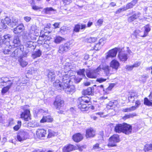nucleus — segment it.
<instances>
[{"label":"nucleus","mask_w":152,"mask_h":152,"mask_svg":"<svg viewBox=\"0 0 152 152\" xmlns=\"http://www.w3.org/2000/svg\"><path fill=\"white\" fill-rule=\"evenodd\" d=\"M91 98L88 97H82L79 99L78 102V107L82 111L87 110L89 109H94V106H91Z\"/></svg>","instance_id":"f257e3e1"},{"label":"nucleus","mask_w":152,"mask_h":152,"mask_svg":"<svg viewBox=\"0 0 152 152\" xmlns=\"http://www.w3.org/2000/svg\"><path fill=\"white\" fill-rule=\"evenodd\" d=\"M62 79V83H59V80H57L55 83H54V85H55L58 89L64 90L66 88L70 85L69 84L70 80L69 79V77H67L66 76H64Z\"/></svg>","instance_id":"f03ea898"},{"label":"nucleus","mask_w":152,"mask_h":152,"mask_svg":"<svg viewBox=\"0 0 152 152\" xmlns=\"http://www.w3.org/2000/svg\"><path fill=\"white\" fill-rule=\"evenodd\" d=\"M18 20L15 18H13L11 20L8 17H6L4 20H2L1 23V27L3 29H5L7 27L6 24L12 27L18 23Z\"/></svg>","instance_id":"7ed1b4c3"},{"label":"nucleus","mask_w":152,"mask_h":152,"mask_svg":"<svg viewBox=\"0 0 152 152\" xmlns=\"http://www.w3.org/2000/svg\"><path fill=\"white\" fill-rule=\"evenodd\" d=\"M75 44L74 41L71 40L64 44L61 45L59 46L58 52L61 54H63L69 50L70 48L74 46Z\"/></svg>","instance_id":"20e7f679"},{"label":"nucleus","mask_w":152,"mask_h":152,"mask_svg":"<svg viewBox=\"0 0 152 152\" xmlns=\"http://www.w3.org/2000/svg\"><path fill=\"white\" fill-rule=\"evenodd\" d=\"M29 106L28 105L24 106L23 108L24 111L21 115V117L25 121H28L31 119L30 111L28 108Z\"/></svg>","instance_id":"39448f33"},{"label":"nucleus","mask_w":152,"mask_h":152,"mask_svg":"<svg viewBox=\"0 0 152 152\" xmlns=\"http://www.w3.org/2000/svg\"><path fill=\"white\" fill-rule=\"evenodd\" d=\"M120 141L119 136L118 135H114L109 139L108 146L113 147L116 145V143Z\"/></svg>","instance_id":"423d86ee"},{"label":"nucleus","mask_w":152,"mask_h":152,"mask_svg":"<svg viewBox=\"0 0 152 152\" xmlns=\"http://www.w3.org/2000/svg\"><path fill=\"white\" fill-rule=\"evenodd\" d=\"M54 107L57 109H59L64 104V101L61 99L59 96L56 97V100L54 102Z\"/></svg>","instance_id":"0eeeda50"},{"label":"nucleus","mask_w":152,"mask_h":152,"mask_svg":"<svg viewBox=\"0 0 152 152\" xmlns=\"http://www.w3.org/2000/svg\"><path fill=\"white\" fill-rule=\"evenodd\" d=\"M28 136V133L25 132H20L17 135V138L20 142H21L26 140Z\"/></svg>","instance_id":"6e6552de"},{"label":"nucleus","mask_w":152,"mask_h":152,"mask_svg":"<svg viewBox=\"0 0 152 152\" xmlns=\"http://www.w3.org/2000/svg\"><path fill=\"white\" fill-rule=\"evenodd\" d=\"M77 149V147L73 145L69 144L65 146L62 149L63 152H70L73 150Z\"/></svg>","instance_id":"1a4fd4ad"},{"label":"nucleus","mask_w":152,"mask_h":152,"mask_svg":"<svg viewBox=\"0 0 152 152\" xmlns=\"http://www.w3.org/2000/svg\"><path fill=\"white\" fill-rule=\"evenodd\" d=\"M132 127L131 125L126 123H124L123 133L126 134H129L132 132Z\"/></svg>","instance_id":"9d476101"},{"label":"nucleus","mask_w":152,"mask_h":152,"mask_svg":"<svg viewBox=\"0 0 152 152\" xmlns=\"http://www.w3.org/2000/svg\"><path fill=\"white\" fill-rule=\"evenodd\" d=\"M117 52V48H115L109 50L107 53L106 58L108 59L110 58L114 57L116 56Z\"/></svg>","instance_id":"9b49d317"},{"label":"nucleus","mask_w":152,"mask_h":152,"mask_svg":"<svg viewBox=\"0 0 152 152\" xmlns=\"http://www.w3.org/2000/svg\"><path fill=\"white\" fill-rule=\"evenodd\" d=\"M43 47L44 48L49 50L51 49L54 48L55 47V45L53 42L50 43L49 41H45L43 45Z\"/></svg>","instance_id":"f8f14e48"},{"label":"nucleus","mask_w":152,"mask_h":152,"mask_svg":"<svg viewBox=\"0 0 152 152\" xmlns=\"http://www.w3.org/2000/svg\"><path fill=\"white\" fill-rule=\"evenodd\" d=\"M86 74L88 77L91 78H96L98 75L94 70H87L86 71Z\"/></svg>","instance_id":"ddd939ff"},{"label":"nucleus","mask_w":152,"mask_h":152,"mask_svg":"<svg viewBox=\"0 0 152 152\" xmlns=\"http://www.w3.org/2000/svg\"><path fill=\"white\" fill-rule=\"evenodd\" d=\"M95 133V131L93 129L90 128L86 130V136L87 138L92 137L94 136Z\"/></svg>","instance_id":"4468645a"},{"label":"nucleus","mask_w":152,"mask_h":152,"mask_svg":"<svg viewBox=\"0 0 152 152\" xmlns=\"http://www.w3.org/2000/svg\"><path fill=\"white\" fill-rule=\"evenodd\" d=\"M83 138L82 134L80 133H77L74 134L72 136L73 140L76 142H79L82 140Z\"/></svg>","instance_id":"2eb2a0df"},{"label":"nucleus","mask_w":152,"mask_h":152,"mask_svg":"<svg viewBox=\"0 0 152 152\" xmlns=\"http://www.w3.org/2000/svg\"><path fill=\"white\" fill-rule=\"evenodd\" d=\"M24 27L23 24H20L13 29V32L17 34L20 33L24 30Z\"/></svg>","instance_id":"dca6fc26"},{"label":"nucleus","mask_w":152,"mask_h":152,"mask_svg":"<svg viewBox=\"0 0 152 152\" xmlns=\"http://www.w3.org/2000/svg\"><path fill=\"white\" fill-rule=\"evenodd\" d=\"M37 136L39 138L45 137L46 135V130L43 129H38L36 132Z\"/></svg>","instance_id":"f3484780"},{"label":"nucleus","mask_w":152,"mask_h":152,"mask_svg":"<svg viewBox=\"0 0 152 152\" xmlns=\"http://www.w3.org/2000/svg\"><path fill=\"white\" fill-rule=\"evenodd\" d=\"M149 97L150 100L146 97L144 98V104L148 106L152 107V93L150 94Z\"/></svg>","instance_id":"a211bd4d"},{"label":"nucleus","mask_w":152,"mask_h":152,"mask_svg":"<svg viewBox=\"0 0 152 152\" xmlns=\"http://www.w3.org/2000/svg\"><path fill=\"white\" fill-rule=\"evenodd\" d=\"M120 64L119 62L115 60H113L110 63V67L117 71Z\"/></svg>","instance_id":"6ab92c4d"},{"label":"nucleus","mask_w":152,"mask_h":152,"mask_svg":"<svg viewBox=\"0 0 152 152\" xmlns=\"http://www.w3.org/2000/svg\"><path fill=\"white\" fill-rule=\"evenodd\" d=\"M86 26V24H77L75 26L74 28V31L78 32H79L80 29H85Z\"/></svg>","instance_id":"aec40b11"},{"label":"nucleus","mask_w":152,"mask_h":152,"mask_svg":"<svg viewBox=\"0 0 152 152\" xmlns=\"http://www.w3.org/2000/svg\"><path fill=\"white\" fill-rule=\"evenodd\" d=\"M103 70L106 76H109L113 73L111 71L110 67L108 65H104Z\"/></svg>","instance_id":"412c9836"},{"label":"nucleus","mask_w":152,"mask_h":152,"mask_svg":"<svg viewBox=\"0 0 152 152\" xmlns=\"http://www.w3.org/2000/svg\"><path fill=\"white\" fill-rule=\"evenodd\" d=\"M124 128V124H117L115 126L114 130L115 132L117 133H120L121 132H123Z\"/></svg>","instance_id":"4be33fe9"},{"label":"nucleus","mask_w":152,"mask_h":152,"mask_svg":"<svg viewBox=\"0 0 152 152\" xmlns=\"http://www.w3.org/2000/svg\"><path fill=\"white\" fill-rule=\"evenodd\" d=\"M54 42L56 44H59L65 40V39L60 36H56L54 37Z\"/></svg>","instance_id":"5701e85b"},{"label":"nucleus","mask_w":152,"mask_h":152,"mask_svg":"<svg viewBox=\"0 0 152 152\" xmlns=\"http://www.w3.org/2000/svg\"><path fill=\"white\" fill-rule=\"evenodd\" d=\"M119 59L122 61H126L128 59L127 54L124 53H120L118 55Z\"/></svg>","instance_id":"b1692460"},{"label":"nucleus","mask_w":152,"mask_h":152,"mask_svg":"<svg viewBox=\"0 0 152 152\" xmlns=\"http://www.w3.org/2000/svg\"><path fill=\"white\" fill-rule=\"evenodd\" d=\"M53 120V118L50 115L46 116H44L40 120L41 123H44L45 122H50Z\"/></svg>","instance_id":"393cba45"},{"label":"nucleus","mask_w":152,"mask_h":152,"mask_svg":"<svg viewBox=\"0 0 152 152\" xmlns=\"http://www.w3.org/2000/svg\"><path fill=\"white\" fill-rule=\"evenodd\" d=\"M9 81H11L9 80L7 77H3L0 79V83L2 86H6L7 84L9 83Z\"/></svg>","instance_id":"a878e982"},{"label":"nucleus","mask_w":152,"mask_h":152,"mask_svg":"<svg viewBox=\"0 0 152 152\" xmlns=\"http://www.w3.org/2000/svg\"><path fill=\"white\" fill-rule=\"evenodd\" d=\"M12 84V83L11 81H9V83L7 84V86L2 88L1 91L2 94H4L6 93L9 90Z\"/></svg>","instance_id":"bb28decb"},{"label":"nucleus","mask_w":152,"mask_h":152,"mask_svg":"<svg viewBox=\"0 0 152 152\" xmlns=\"http://www.w3.org/2000/svg\"><path fill=\"white\" fill-rule=\"evenodd\" d=\"M140 13L139 12L137 13L133 14L132 16L128 18V21L129 22L133 21L137 19L140 16Z\"/></svg>","instance_id":"cd10ccee"},{"label":"nucleus","mask_w":152,"mask_h":152,"mask_svg":"<svg viewBox=\"0 0 152 152\" xmlns=\"http://www.w3.org/2000/svg\"><path fill=\"white\" fill-rule=\"evenodd\" d=\"M13 43L14 44V46L16 47L20 46L21 44L20 41L18 36H15L14 37Z\"/></svg>","instance_id":"c85d7f7f"},{"label":"nucleus","mask_w":152,"mask_h":152,"mask_svg":"<svg viewBox=\"0 0 152 152\" xmlns=\"http://www.w3.org/2000/svg\"><path fill=\"white\" fill-rule=\"evenodd\" d=\"M75 88L73 85H70L64 90L67 94H69L71 92L75 91Z\"/></svg>","instance_id":"c756f323"},{"label":"nucleus","mask_w":152,"mask_h":152,"mask_svg":"<svg viewBox=\"0 0 152 152\" xmlns=\"http://www.w3.org/2000/svg\"><path fill=\"white\" fill-rule=\"evenodd\" d=\"M137 0H133L130 3H129L127 4L126 7H125V9H126V10L132 8L137 3Z\"/></svg>","instance_id":"7c9ffc66"},{"label":"nucleus","mask_w":152,"mask_h":152,"mask_svg":"<svg viewBox=\"0 0 152 152\" xmlns=\"http://www.w3.org/2000/svg\"><path fill=\"white\" fill-rule=\"evenodd\" d=\"M93 88L89 87L87 89L84 90L83 91V94L85 95L92 94Z\"/></svg>","instance_id":"2f4dec72"},{"label":"nucleus","mask_w":152,"mask_h":152,"mask_svg":"<svg viewBox=\"0 0 152 152\" xmlns=\"http://www.w3.org/2000/svg\"><path fill=\"white\" fill-rule=\"evenodd\" d=\"M42 54V52L40 50H38L37 51H35L32 54V57L35 59L37 57H40Z\"/></svg>","instance_id":"473e14b6"},{"label":"nucleus","mask_w":152,"mask_h":152,"mask_svg":"<svg viewBox=\"0 0 152 152\" xmlns=\"http://www.w3.org/2000/svg\"><path fill=\"white\" fill-rule=\"evenodd\" d=\"M55 75L54 72L52 71H50L48 75V77L50 81H54L55 79Z\"/></svg>","instance_id":"72a5a7b5"},{"label":"nucleus","mask_w":152,"mask_h":152,"mask_svg":"<svg viewBox=\"0 0 152 152\" xmlns=\"http://www.w3.org/2000/svg\"><path fill=\"white\" fill-rule=\"evenodd\" d=\"M18 61L20 64V65L22 67H24L26 66L28 64V62L21 57H19Z\"/></svg>","instance_id":"f704fd0d"},{"label":"nucleus","mask_w":152,"mask_h":152,"mask_svg":"<svg viewBox=\"0 0 152 152\" xmlns=\"http://www.w3.org/2000/svg\"><path fill=\"white\" fill-rule=\"evenodd\" d=\"M21 52V51L20 49L17 48L13 52L12 55V56H13L15 57H18L19 55L20 54Z\"/></svg>","instance_id":"c9c22d12"},{"label":"nucleus","mask_w":152,"mask_h":152,"mask_svg":"<svg viewBox=\"0 0 152 152\" xmlns=\"http://www.w3.org/2000/svg\"><path fill=\"white\" fill-rule=\"evenodd\" d=\"M136 109V107L135 106H132L130 107L123 109L122 110L124 112H128L132 111L135 110Z\"/></svg>","instance_id":"e433bc0d"},{"label":"nucleus","mask_w":152,"mask_h":152,"mask_svg":"<svg viewBox=\"0 0 152 152\" xmlns=\"http://www.w3.org/2000/svg\"><path fill=\"white\" fill-rule=\"evenodd\" d=\"M97 38L96 37H90L89 38L85 39V40L86 42L89 43H93L96 42L97 40Z\"/></svg>","instance_id":"4c0bfd02"},{"label":"nucleus","mask_w":152,"mask_h":152,"mask_svg":"<svg viewBox=\"0 0 152 152\" xmlns=\"http://www.w3.org/2000/svg\"><path fill=\"white\" fill-rule=\"evenodd\" d=\"M115 106L114 104V102L113 101H110L107 105V107L108 109H112Z\"/></svg>","instance_id":"58836bf2"},{"label":"nucleus","mask_w":152,"mask_h":152,"mask_svg":"<svg viewBox=\"0 0 152 152\" xmlns=\"http://www.w3.org/2000/svg\"><path fill=\"white\" fill-rule=\"evenodd\" d=\"M104 65V64H100L96 69L94 70V71H95V72H96L97 75L99 74V72L102 69L103 70Z\"/></svg>","instance_id":"ea45409f"},{"label":"nucleus","mask_w":152,"mask_h":152,"mask_svg":"<svg viewBox=\"0 0 152 152\" xmlns=\"http://www.w3.org/2000/svg\"><path fill=\"white\" fill-rule=\"evenodd\" d=\"M2 39H3V42H4V41H9L10 40V39L11 38V36L9 34H7L6 35H4V36L2 37Z\"/></svg>","instance_id":"a19ab883"},{"label":"nucleus","mask_w":152,"mask_h":152,"mask_svg":"<svg viewBox=\"0 0 152 152\" xmlns=\"http://www.w3.org/2000/svg\"><path fill=\"white\" fill-rule=\"evenodd\" d=\"M145 36H147L148 33L151 30V28L148 25H146L145 27Z\"/></svg>","instance_id":"79ce46f5"},{"label":"nucleus","mask_w":152,"mask_h":152,"mask_svg":"<svg viewBox=\"0 0 152 152\" xmlns=\"http://www.w3.org/2000/svg\"><path fill=\"white\" fill-rule=\"evenodd\" d=\"M103 21V20L102 19H100L95 23V25L96 26L100 27L102 25Z\"/></svg>","instance_id":"37998d69"},{"label":"nucleus","mask_w":152,"mask_h":152,"mask_svg":"<svg viewBox=\"0 0 152 152\" xmlns=\"http://www.w3.org/2000/svg\"><path fill=\"white\" fill-rule=\"evenodd\" d=\"M144 149L145 151L152 150V144H146L145 146Z\"/></svg>","instance_id":"c03bdc74"},{"label":"nucleus","mask_w":152,"mask_h":152,"mask_svg":"<svg viewBox=\"0 0 152 152\" xmlns=\"http://www.w3.org/2000/svg\"><path fill=\"white\" fill-rule=\"evenodd\" d=\"M137 97V95H135L134 94H132L129 97V100L130 102L133 101L134 100V98Z\"/></svg>","instance_id":"a18cd8bd"},{"label":"nucleus","mask_w":152,"mask_h":152,"mask_svg":"<svg viewBox=\"0 0 152 152\" xmlns=\"http://www.w3.org/2000/svg\"><path fill=\"white\" fill-rule=\"evenodd\" d=\"M29 51L26 50L25 52H23V54L22 55L20 56L19 57H21L22 59H25L27 57V54L28 53Z\"/></svg>","instance_id":"49530a36"},{"label":"nucleus","mask_w":152,"mask_h":152,"mask_svg":"<svg viewBox=\"0 0 152 152\" xmlns=\"http://www.w3.org/2000/svg\"><path fill=\"white\" fill-rule=\"evenodd\" d=\"M44 10L45 11V12L47 14L49 13L52 11H54L55 10L53 8L51 7H47L45 8Z\"/></svg>","instance_id":"de8ad7c7"},{"label":"nucleus","mask_w":152,"mask_h":152,"mask_svg":"<svg viewBox=\"0 0 152 152\" xmlns=\"http://www.w3.org/2000/svg\"><path fill=\"white\" fill-rule=\"evenodd\" d=\"M21 122L20 121L18 122V124L15 126L14 127V129L16 131L18 130L21 126Z\"/></svg>","instance_id":"09e8293b"},{"label":"nucleus","mask_w":152,"mask_h":152,"mask_svg":"<svg viewBox=\"0 0 152 152\" xmlns=\"http://www.w3.org/2000/svg\"><path fill=\"white\" fill-rule=\"evenodd\" d=\"M85 69H80L77 72V73L78 75H82L83 77H85Z\"/></svg>","instance_id":"8fccbe9b"},{"label":"nucleus","mask_w":152,"mask_h":152,"mask_svg":"<svg viewBox=\"0 0 152 152\" xmlns=\"http://www.w3.org/2000/svg\"><path fill=\"white\" fill-rule=\"evenodd\" d=\"M33 42L32 41H29L26 43L25 45L26 46L27 48V49L28 50V48H31L33 47L32 45Z\"/></svg>","instance_id":"3c124183"},{"label":"nucleus","mask_w":152,"mask_h":152,"mask_svg":"<svg viewBox=\"0 0 152 152\" xmlns=\"http://www.w3.org/2000/svg\"><path fill=\"white\" fill-rule=\"evenodd\" d=\"M11 52V50L9 47H6L3 50V53L4 54H9Z\"/></svg>","instance_id":"603ef678"},{"label":"nucleus","mask_w":152,"mask_h":152,"mask_svg":"<svg viewBox=\"0 0 152 152\" xmlns=\"http://www.w3.org/2000/svg\"><path fill=\"white\" fill-rule=\"evenodd\" d=\"M72 1V0H63V4L65 6L69 4Z\"/></svg>","instance_id":"864d4df0"},{"label":"nucleus","mask_w":152,"mask_h":152,"mask_svg":"<svg viewBox=\"0 0 152 152\" xmlns=\"http://www.w3.org/2000/svg\"><path fill=\"white\" fill-rule=\"evenodd\" d=\"M107 80V78H104L101 77L97 79L96 80V81L98 82L99 83H102L105 81Z\"/></svg>","instance_id":"5fc2aeb1"},{"label":"nucleus","mask_w":152,"mask_h":152,"mask_svg":"<svg viewBox=\"0 0 152 152\" xmlns=\"http://www.w3.org/2000/svg\"><path fill=\"white\" fill-rule=\"evenodd\" d=\"M55 132L51 130H49L48 131V137H50L52 136H53L55 135Z\"/></svg>","instance_id":"6e6d98bb"},{"label":"nucleus","mask_w":152,"mask_h":152,"mask_svg":"<svg viewBox=\"0 0 152 152\" xmlns=\"http://www.w3.org/2000/svg\"><path fill=\"white\" fill-rule=\"evenodd\" d=\"M134 115H133L132 114L126 115H125L123 119H127L131 117H132Z\"/></svg>","instance_id":"4d7b16f0"},{"label":"nucleus","mask_w":152,"mask_h":152,"mask_svg":"<svg viewBox=\"0 0 152 152\" xmlns=\"http://www.w3.org/2000/svg\"><path fill=\"white\" fill-rule=\"evenodd\" d=\"M115 84L114 83L111 84L108 86V87L106 89V91H110L112 88L115 86Z\"/></svg>","instance_id":"13d9d810"},{"label":"nucleus","mask_w":152,"mask_h":152,"mask_svg":"<svg viewBox=\"0 0 152 152\" xmlns=\"http://www.w3.org/2000/svg\"><path fill=\"white\" fill-rule=\"evenodd\" d=\"M31 5L32 9L34 10H37L41 8L37 6L36 5H33L32 4H31Z\"/></svg>","instance_id":"bf43d9fd"},{"label":"nucleus","mask_w":152,"mask_h":152,"mask_svg":"<svg viewBox=\"0 0 152 152\" xmlns=\"http://www.w3.org/2000/svg\"><path fill=\"white\" fill-rule=\"evenodd\" d=\"M100 148L99 145L98 143H96L93 146V149L94 150H99Z\"/></svg>","instance_id":"052dcab7"},{"label":"nucleus","mask_w":152,"mask_h":152,"mask_svg":"<svg viewBox=\"0 0 152 152\" xmlns=\"http://www.w3.org/2000/svg\"><path fill=\"white\" fill-rule=\"evenodd\" d=\"M126 10V9H125V7H124L122 8H120L118 9L116 11V13H118L120 12L121 11H123L124 10Z\"/></svg>","instance_id":"680f3d73"},{"label":"nucleus","mask_w":152,"mask_h":152,"mask_svg":"<svg viewBox=\"0 0 152 152\" xmlns=\"http://www.w3.org/2000/svg\"><path fill=\"white\" fill-rule=\"evenodd\" d=\"M46 37V36L45 35L43 34L41 36H40L39 39L40 41L44 40V38Z\"/></svg>","instance_id":"e2e57ef3"},{"label":"nucleus","mask_w":152,"mask_h":152,"mask_svg":"<svg viewBox=\"0 0 152 152\" xmlns=\"http://www.w3.org/2000/svg\"><path fill=\"white\" fill-rule=\"evenodd\" d=\"M126 69L129 70H131L133 69V67L132 65H126L125 67Z\"/></svg>","instance_id":"0e129e2a"},{"label":"nucleus","mask_w":152,"mask_h":152,"mask_svg":"<svg viewBox=\"0 0 152 152\" xmlns=\"http://www.w3.org/2000/svg\"><path fill=\"white\" fill-rule=\"evenodd\" d=\"M140 33V31L138 30H136L134 32V35L136 37H138V34Z\"/></svg>","instance_id":"69168bd1"},{"label":"nucleus","mask_w":152,"mask_h":152,"mask_svg":"<svg viewBox=\"0 0 152 152\" xmlns=\"http://www.w3.org/2000/svg\"><path fill=\"white\" fill-rule=\"evenodd\" d=\"M140 64V62H138L135 63L132 66L133 68L137 67L139 66Z\"/></svg>","instance_id":"338daca9"},{"label":"nucleus","mask_w":152,"mask_h":152,"mask_svg":"<svg viewBox=\"0 0 152 152\" xmlns=\"http://www.w3.org/2000/svg\"><path fill=\"white\" fill-rule=\"evenodd\" d=\"M23 18L24 20L26 22H29L31 20V18L28 16L25 17H24Z\"/></svg>","instance_id":"774afa93"}]
</instances>
